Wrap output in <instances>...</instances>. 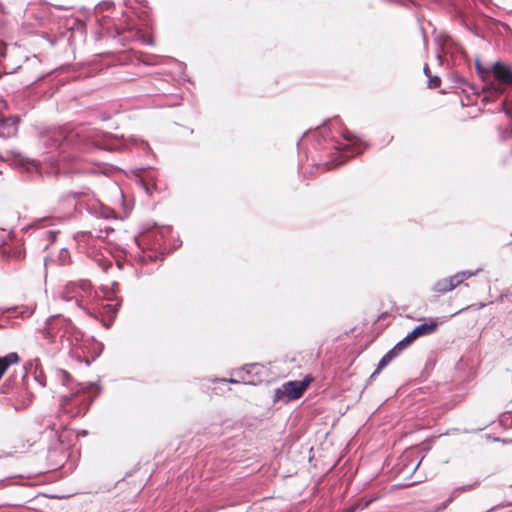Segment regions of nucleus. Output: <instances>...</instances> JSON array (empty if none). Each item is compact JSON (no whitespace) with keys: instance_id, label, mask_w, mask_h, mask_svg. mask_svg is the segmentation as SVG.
<instances>
[{"instance_id":"nucleus-16","label":"nucleus","mask_w":512,"mask_h":512,"mask_svg":"<svg viewBox=\"0 0 512 512\" xmlns=\"http://www.w3.org/2000/svg\"><path fill=\"white\" fill-rule=\"evenodd\" d=\"M86 210L89 214L97 217V218H104V219H110L115 218V212L111 208L105 206L104 204L100 202H93L87 204Z\"/></svg>"},{"instance_id":"nucleus-1","label":"nucleus","mask_w":512,"mask_h":512,"mask_svg":"<svg viewBox=\"0 0 512 512\" xmlns=\"http://www.w3.org/2000/svg\"><path fill=\"white\" fill-rule=\"evenodd\" d=\"M307 136L314 138L315 149L329 150L328 160L321 164L325 170L339 167L350 158L363 153L367 147L355 133L343 127L338 116L303 134V137Z\"/></svg>"},{"instance_id":"nucleus-21","label":"nucleus","mask_w":512,"mask_h":512,"mask_svg":"<svg viewBox=\"0 0 512 512\" xmlns=\"http://www.w3.org/2000/svg\"><path fill=\"white\" fill-rule=\"evenodd\" d=\"M103 349H104V346L102 343L95 342V343H93V345L91 347V353H92L91 358L78 356L77 359L79 362H84L86 366H89L93 361H95L101 355V353L103 352Z\"/></svg>"},{"instance_id":"nucleus-35","label":"nucleus","mask_w":512,"mask_h":512,"mask_svg":"<svg viewBox=\"0 0 512 512\" xmlns=\"http://www.w3.org/2000/svg\"><path fill=\"white\" fill-rule=\"evenodd\" d=\"M500 105V111L503 112L512 122V108L506 106V100H503Z\"/></svg>"},{"instance_id":"nucleus-55","label":"nucleus","mask_w":512,"mask_h":512,"mask_svg":"<svg viewBox=\"0 0 512 512\" xmlns=\"http://www.w3.org/2000/svg\"><path fill=\"white\" fill-rule=\"evenodd\" d=\"M300 144H301V141L299 140V141L297 142V147H298V149L300 148Z\"/></svg>"},{"instance_id":"nucleus-36","label":"nucleus","mask_w":512,"mask_h":512,"mask_svg":"<svg viewBox=\"0 0 512 512\" xmlns=\"http://www.w3.org/2000/svg\"><path fill=\"white\" fill-rule=\"evenodd\" d=\"M449 279L451 280V284H453V288H456L457 286H459L460 284H462L464 282L463 279L460 278L459 272L450 276Z\"/></svg>"},{"instance_id":"nucleus-20","label":"nucleus","mask_w":512,"mask_h":512,"mask_svg":"<svg viewBox=\"0 0 512 512\" xmlns=\"http://www.w3.org/2000/svg\"><path fill=\"white\" fill-rule=\"evenodd\" d=\"M479 484L478 481L472 483V484H467V485H462V486H458L456 487L451 495L444 501L440 504L439 508L437 509V511H442L444 509H446V507L448 506L449 503H451L457 496L458 492H466V491H471L473 490L477 485Z\"/></svg>"},{"instance_id":"nucleus-13","label":"nucleus","mask_w":512,"mask_h":512,"mask_svg":"<svg viewBox=\"0 0 512 512\" xmlns=\"http://www.w3.org/2000/svg\"><path fill=\"white\" fill-rule=\"evenodd\" d=\"M20 120L21 118L19 115L5 116L0 112V137L10 138L15 136L18 131Z\"/></svg>"},{"instance_id":"nucleus-23","label":"nucleus","mask_w":512,"mask_h":512,"mask_svg":"<svg viewBox=\"0 0 512 512\" xmlns=\"http://www.w3.org/2000/svg\"><path fill=\"white\" fill-rule=\"evenodd\" d=\"M453 81L456 83V84H459V87L463 90V91H466L467 88H469L473 94H478V90L476 88L475 85L471 84L470 82H468L464 77H462L461 75L459 74H454L453 76Z\"/></svg>"},{"instance_id":"nucleus-22","label":"nucleus","mask_w":512,"mask_h":512,"mask_svg":"<svg viewBox=\"0 0 512 512\" xmlns=\"http://www.w3.org/2000/svg\"><path fill=\"white\" fill-rule=\"evenodd\" d=\"M453 289V284H451L449 277L438 280L433 286L435 292L442 294L452 291Z\"/></svg>"},{"instance_id":"nucleus-44","label":"nucleus","mask_w":512,"mask_h":512,"mask_svg":"<svg viewBox=\"0 0 512 512\" xmlns=\"http://www.w3.org/2000/svg\"><path fill=\"white\" fill-rule=\"evenodd\" d=\"M458 50H459L460 55L464 58V60L466 62H468L469 60H468V56H467L465 50L462 47H459Z\"/></svg>"},{"instance_id":"nucleus-12","label":"nucleus","mask_w":512,"mask_h":512,"mask_svg":"<svg viewBox=\"0 0 512 512\" xmlns=\"http://www.w3.org/2000/svg\"><path fill=\"white\" fill-rule=\"evenodd\" d=\"M491 74L499 82V85L503 90L502 85H512V67L501 61H496L490 66Z\"/></svg>"},{"instance_id":"nucleus-37","label":"nucleus","mask_w":512,"mask_h":512,"mask_svg":"<svg viewBox=\"0 0 512 512\" xmlns=\"http://www.w3.org/2000/svg\"><path fill=\"white\" fill-rule=\"evenodd\" d=\"M313 381V377L311 375H306L302 380H298V383L303 386V392L307 389L309 384Z\"/></svg>"},{"instance_id":"nucleus-33","label":"nucleus","mask_w":512,"mask_h":512,"mask_svg":"<svg viewBox=\"0 0 512 512\" xmlns=\"http://www.w3.org/2000/svg\"><path fill=\"white\" fill-rule=\"evenodd\" d=\"M499 137L502 141H506L512 136V129L499 127Z\"/></svg>"},{"instance_id":"nucleus-6","label":"nucleus","mask_w":512,"mask_h":512,"mask_svg":"<svg viewBox=\"0 0 512 512\" xmlns=\"http://www.w3.org/2000/svg\"><path fill=\"white\" fill-rule=\"evenodd\" d=\"M475 70L478 77L482 80L483 87L482 90L485 92V96L483 97V101H491L492 97H497L503 93V89L497 85V83L491 82L488 80L491 75L490 66L485 67L479 58L474 60Z\"/></svg>"},{"instance_id":"nucleus-43","label":"nucleus","mask_w":512,"mask_h":512,"mask_svg":"<svg viewBox=\"0 0 512 512\" xmlns=\"http://www.w3.org/2000/svg\"><path fill=\"white\" fill-rule=\"evenodd\" d=\"M48 236H49V239L54 242L56 240V237L57 235L59 234V231H53V230H50L47 232Z\"/></svg>"},{"instance_id":"nucleus-11","label":"nucleus","mask_w":512,"mask_h":512,"mask_svg":"<svg viewBox=\"0 0 512 512\" xmlns=\"http://www.w3.org/2000/svg\"><path fill=\"white\" fill-rule=\"evenodd\" d=\"M439 321L437 318H428L427 321L415 326L406 336L414 343L418 338L429 336L438 329Z\"/></svg>"},{"instance_id":"nucleus-58","label":"nucleus","mask_w":512,"mask_h":512,"mask_svg":"<svg viewBox=\"0 0 512 512\" xmlns=\"http://www.w3.org/2000/svg\"><path fill=\"white\" fill-rule=\"evenodd\" d=\"M3 376H0V380L2 379Z\"/></svg>"},{"instance_id":"nucleus-40","label":"nucleus","mask_w":512,"mask_h":512,"mask_svg":"<svg viewBox=\"0 0 512 512\" xmlns=\"http://www.w3.org/2000/svg\"><path fill=\"white\" fill-rule=\"evenodd\" d=\"M220 381H222V382H229V383H233V384L243 383V381H238L237 380V376H234L233 372L231 373V377L229 379L223 378Z\"/></svg>"},{"instance_id":"nucleus-24","label":"nucleus","mask_w":512,"mask_h":512,"mask_svg":"<svg viewBox=\"0 0 512 512\" xmlns=\"http://www.w3.org/2000/svg\"><path fill=\"white\" fill-rule=\"evenodd\" d=\"M413 343L409 340L407 336H405L403 339L398 341L391 349L390 351L394 353L396 357H398L404 350L409 348Z\"/></svg>"},{"instance_id":"nucleus-47","label":"nucleus","mask_w":512,"mask_h":512,"mask_svg":"<svg viewBox=\"0 0 512 512\" xmlns=\"http://www.w3.org/2000/svg\"><path fill=\"white\" fill-rule=\"evenodd\" d=\"M380 373H376V369L374 370V372L370 375V377L368 378V381L367 383H371L373 380L376 379V377L379 375Z\"/></svg>"},{"instance_id":"nucleus-2","label":"nucleus","mask_w":512,"mask_h":512,"mask_svg":"<svg viewBox=\"0 0 512 512\" xmlns=\"http://www.w3.org/2000/svg\"><path fill=\"white\" fill-rule=\"evenodd\" d=\"M57 380L71 390L69 395L61 398L63 411L71 417L86 414L94 399L100 393V386L97 382L75 383L71 374L64 369H57L55 372Z\"/></svg>"},{"instance_id":"nucleus-52","label":"nucleus","mask_w":512,"mask_h":512,"mask_svg":"<svg viewBox=\"0 0 512 512\" xmlns=\"http://www.w3.org/2000/svg\"><path fill=\"white\" fill-rule=\"evenodd\" d=\"M451 431H452L453 433H458V432H460V429H458V428H453Z\"/></svg>"},{"instance_id":"nucleus-32","label":"nucleus","mask_w":512,"mask_h":512,"mask_svg":"<svg viewBox=\"0 0 512 512\" xmlns=\"http://www.w3.org/2000/svg\"><path fill=\"white\" fill-rule=\"evenodd\" d=\"M440 85H441V78L439 76L431 75L430 78H428V88L435 89V88H438Z\"/></svg>"},{"instance_id":"nucleus-34","label":"nucleus","mask_w":512,"mask_h":512,"mask_svg":"<svg viewBox=\"0 0 512 512\" xmlns=\"http://www.w3.org/2000/svg\"><path fill=\"white\" fill-rule=\"evenodd\" d=\"M481 271L480 268L474 270V271H471V270H463V271H460V278L463 279V281H465L466 279H469L471 278L472 276H475L476 274H478L479 272Z\"/></svg>"},{"instance_id":"nucleus-39","label":"nucleus","mask_w":512,"mask_h":512,"mask_svg":"<svg viewBox=\"0 0 512 512\" xmlns=\"http://www.w3.org/2000/svg\"><path fill=\"white\" fill-rule=\"evenodd\" d=\"M132 2L138 3V4H140L143 7H147V4H148L147 0H126L125 1V5H127V6H129L131 8H134L132 6Z\"/></svg>"},{"instance_id":"nucleus-7","label":"nucleus","mask_w":512,"mask_h":512,"mask_svg":"<svg viewBox=\"0 0 512 512\" xmlns=\"http://www.w3.org/2000/svg\"><path fill=\"white\" fill-rule=\"evenodd\" d=\"M118 291H119V284L117 282H113L111 284V288H109L107 286L101 287V292L103 294V297L106 298L108 301H115L114 304L107 303L106 305L103 306V310L108 315V318H109L107 321H103V325L106 328H109L110 325L113 323V321L117 315V312L119 311L121 304H122V299L115 296V294Z\"/></svg>"},{"instance_id":"nucleus-28","label":"nucleus","mask_w":512,"mask_h":512,"mask_svg":"<svg viewBox=\"0 0 512 512\" xmlns=\"http://www.w3.org/2000/svg\"><path fill=\"white\" fill-rule=\"evenodd\" d=\"M51 224H52L51 218L43 217V218H39V219L35 220L33 223L24 227V230H27L31 227L45 226V225H51Z\"/></svg>"},{"instance_id":"nucleus-9","label":"nucleus","mask_w":512,"mask_h":512,"mask_svg":"<svg viewBox=\"0 0 512 512\" xmlns=\"http://www.w3.org/2000/svg\"><path fill=\"white\" fill-rule=\"evenodd\" d=\"M42 425L45 430L42 432L43 436L54 437L55 441L48 446V457L53 459L58 454V446H62L64 443L63 435L59 432L56 423L51 419L44 420Z\"/></svg>"},{"instance_id":"nucleus-19","label":"nucleus","mask_w":512,"mask_h":512,"mask_svg":"<svg viewBox=\"0 0 512 512\" xmlns=\"http://www.w3.org/2000/svg\"><path fill=\"white\" fill-rule=\"evenodd\" d=\"M20 356L16 352H10L4 356H0V376H4L11 365L17 364Z\"/></svg>"},{"instance_id":"nucleus-27","label":"nucleus","mask_w":512,"mask_h":512,"mask_svg":"<svg viewBox=\"0 0 512 512\" xmlns=\"http://www.w3.org/2000/svg\"><path fill=\"white\" fill-rule=\"evenodd\" d=\"M499 423L504 428H512V411H507L499 416Z\"/></svg>"},{"instance_id":"nucleus-56","label":"nucleus","mask_w":512,"mask_h":512,"mask_svg":"<svg viewBox=\"0 0 512 512\" xmlns=\"http://www.w3.org/2000/svg\"><path fill=\"white\" fill-rule=\"evenodd\" d=\"M82 235L90 234V232H82Z\"/></svg>"},{"instance_id":"nucleus-49","label":"nucleus","mask_w":512,"mask_h":512,"mask_svg":"<svg viewBox=\"0 0 512 512\" xmlns=\"http://www.w3.org/2000/svg\"><path fill=\"white\" fill-rule=\"evenodd\" d=\"M112 266V262L111 261H108L106 264L103 265V270L104 271H107L109 267Z\"/></svg>"},{"instance_id":"nucleus-48","label":"nucleus","mask_w":512,"mask_h":512,"mask_svg":"<svg viewBox=\"0 0 512 512\" xmlns=\"http://www.w3.org/2000/svg\"><path fill=\"white\" fill-rule=\"evenodd\" d=\"M124 264H125V260H116V265L119 270L123 269Z\"/></svg>"},{"instance_id":"nucleus-25","label":"nucleus","mask_w":512,"mask_h":512,"mask_svg":"<svg viewBox=\"0 0 512 512\" xmlns=\"http://www.w3.org/2000/svg\"><path fill=\"white\" fill-rule=\"evenodd\" d=\"M395 358H397L394 353H392L390 350L386 354L382 356V358L379 360L377 367H376V373H381V371L387 367Z\"/></svg>"},{"instance_id":"nucleus-18","label":"nucleus","mask_w":512,"mask_h":512,"mask_svg":"<svg viewBox=\"0 0 512 512\" xmlns=\"http://www.w3.org/2000/svg\"><path fill=\"white\" fill-rule=\"evenodd\" d=\"M34 310L28 306H11V307H0V315H7L10 317H21L26 318L33 314Z\"/></svg>"},{"instance_id":"nucleus-54","label":"nucleus","mask_w":512,"mask_h":512,"mask_svg":"<svg viewBox=\"0 0 512 512\" xmlns=\"http://www.w3.org/2000/svg\"><path fill=\"white\" fill-rule=\"evenodd\" d=\"M81 435H83V436L87 435V431H86V430H83V431L81 432Z\"/></svg>"},{"instance_id":"nucleus-50","label":"nucleus","mask_w":512,"mask_h":512,"mask_svg":"<svg viewBox=\"0 0 512 512\" xmlns=\"http://www.w3.org/2000/svg\"><path fill=\"white\" fill-rule=\"evenodd\" d=\"M463 22L468 30L473 31V27L470 24H468L465 19H463Z\"/></svg>"},{"instance_id":"nucleus-42","label":"nucleus","mask_w":512,"mask_h":512,"mask_svg":"<svg viewBox=\"0 0 512 512\" xmlns=\"http://www.w3.org/2000/svg\"><path fill=\"white\" fill-rule=\"evenodd\" d=\"M486 427H487V425H484L483 427L476 428V429H464L462 432L463 433H478V432L484 430Z\"/></svg>"},{"instance_id":"nucleus-51","label":"nucleus","mask_w":512,"mask_h":512,"mask_svg":"<svg viewBox=\"0 0 512 512\" xmlns=\"http://www.w3.org/2000/svg\"><path fill=\"white\" fill-rule=\"evenodd\" d=\"M16 257H17L18 259H22V258L24 257V253H23V252H21V251H19V252L17 253Z\"/></svg>"},{"instance_id":"nucleus-30","label":"nucleus","mask_w":512,"mask_h":512,"mask_svg":"<svg viewBox=\"0 0 512 512\" xmlns=\"http://www.w3.org/2000/svg\"><path fill=\"white\" fill-rule=\"evenodd\" d=\"M82 195L81 192H74V191H69L67 193H63L60 197H59V202H66L69 198H79L80 196Z\"/></svg>"},{"instance_id":"nucleus-31","label":"nucleus","mask_w":512,"mask_h":512,"mask_svg":"<svg viewBox=\"0 0 512 512\" xmlns=\"http://www.w3.org/2000/svg\"><path fill=\"white\" fill-rule=\"evenodd\" d=\"M141 62L144 64V65H147V66H150V65H155L158 63V56L157 55H147V56H143L142 59H141Z\"/></svg>"},{"instance_id":"nucleus-8","label":"nucleus","mask_w":512,"mask_h":512,"mask_svg":"<svg viewBox=\"0 0 512 512\" xmlns=\"http://www.w3.org/2000/svg\"><path fill=\"white\" fill-rule=\"evenodd\" d=\"M303 386L298 383V380L285 382L281 388L274 391V402L286 398V401H292L300 398L303 395Z\"/></svg>"},{"instance_id":"nucleus-57","label":"nucleus","mask_w":512,"mask_h":512,"mask_svg":"<svg viewBox=\"0 0 512 512\" xmlns=\"http://www.w3.org/2000/svg\"><path fill=\"white\" fill-rule=\"evenodd\" d=\"M144 170H146V168H140V169H138V171H144Z\"/></svg>"},{"instance_id":"nucleus-29","label":"nucleus","mask_w":512,"mask_h":512,"mask_svg":"<svg viewBox=\"0 0 512 512\" xmlns=\"http://www.w3.org/2000/svg\"><path fill=\"white\" fill-rule=\"evenodd\" d=\"M61 298L65 301H72L73 299L76 300V304L81 307V300L77 299L76 296L70 294V288L67 286L66 291H63L61 293Z\"/></svg>"},{"instance_id":"nucleus-17","label":"nucleus","mask_w":512,"mask_h":512,"mask_svg":"<svg viewBox=\"0 0 512 512\" xmlns=\"http://www.w3.org/2000/svg\"><path fill=\"white\" fill-rule=\"evenodd\" d=\"M153 237L155 244L159 246V248L168 249L166 245V241L170 238H173V228L170 225L157 226L156 230L153 232Z\"/></svg>"},{"instance_id":"nucleus-38","label":"nucleus","mask_w":512,"mask_h":512,"mask_svg":"<svg viewBox=\"0 0 512 512\" xmlns=\"http://www.w3.org/2000/svg\"><path fill=\"white\" fill-rule=\"evenodd\" d=\"M488 439H491L493 442H500L502 444H511L512 439L509 438H500V437H492L491 435H487Z\"/></svg>"},{"instance_id":"nucleus-45","label":"nucleus","mask_w":512,"mask_h":512,"mask_svg":"<svg viewBox=\"0 0 512 512\" xmlns=\"http://www.w3.org/2000/svg\"><path fill=\"white\" fill-rule=\"evenodd\" d=\"M59 449L61 450V454H60V456H61V457H60V459H59V462H61V461H63L64 459H66V457H67V456H66V454L63 452V449L61 448V446H58V450H59ZM55 465H58V461H57V462H55Z\"/></svg>"},{"instance_id":"nucleus-15","label":"nucleus","mask_w":512,"mask_h":512,"mask_svg":"<svg viewBox=\"0 0 512 512\" xmlns=\"http://www.w3.org/2000/svg\"><path fill=\"white\" fill-rule=\"evenodd\" d=\"M59 137L61 138V141L57 146L59 154L65 153L69 149L84 150V147H82L79 143H75V140L79 138L78 134L70 132L68 134L63 135L62 133H60Z\"/></svg>"},{"instance_id":"nucleus-5","label":"nucleus","mask_w":512,"mask_h":512,"mask_svg":"<svg viewBox=\"0 0 512 512\" xmlns=\"http://www.w3.org/2000/svg\"><path fill=\"white\" fill-rule=\"evenodd\" d=\"M44 338L50 342H54L55 337L59 335L61 338L72 335L76 341L81 335L80 331L74 326L71 320L60 314L50 316L42 330Z\"/></svg>"},{"instance_id":"nucleus-41","label":"nucleus","mask_w":512,"mask_h":512,"mask_svg":"<svg viewBox=\"0 0 512 512\" xmlns=\"http://www.w3.org/2000/svg\"><path fill=\"white\" fill-rule=\"evenodd\" d=\"M388 1L392 2V3H399L404 6H409L410 4H414L413 0H388Z\"/></svg>"},{"instance_id":"nucleus-46","label":"nucleus","mask_w":512,"mask_h":512,"mask_svg":"<svg viewBox=\"0 0 512 512\" xmlns=\"http://www.w3.org/2000/svg\"><path fill=\"white\" fill-rule=\"evenodd\" d=\"M423 72H424V74H425V76H426L427 78H430L431 73H430V69H429V67H428V65H427V64H425V65H424V67H423Z\"/></svg>"},{"instance_id":"nucleus-10","label":"nucleus","mask_w":512,"mask_h":512,"mask_svg":"<svg viewBox=\"0 0 512 512\" xmlns=\"http://www.w3.org/2000/svg\"><path fill=\"white\" fill-rule=\"evenodd\" d=\"M261 369L262 366L258 363L246 364L233 370V375L237 376L238 381H243V384L255 386L261 381L258 377Z\"/></svg>"},{"instance_id":"nucleus-4","label":"nucleus","mask_w":512,"mask_h":512,"mask_svg":"<svg viewBox=\"0 0 512 512\" xmlns=\"http://www.w3.org/2000/svg\"><path fill=\"white\" fill-rule=\"evenodd\" d=\"M91 137L96 147L106 151H122L127 149L129 146H139L143 150L151 152V148L147 141L142 139L139 140L134 136H131L129 139H124L123 137H118L112 133L96 131Z\"/></svg>"},{"instance_id":"nucleus-14","label":"nucleus","mask_w":512,"mask_h":512,"mask_svg":"<svg viewBox=\"0 0 512 512\" xmlns=\"http://www.w3.org/2000/svg\"><path fill=\"white\" fill-rule=\"evenodd\" d=\"M21 369H26L28 378L29 374H32L33 380L35 382H37L42 387L46 386V375L41 368L40 359L35 358L31 361H28L23 365Z\"/></svg>"},{"instance_id":"nucleus-3","label":"nucleus","mask_w":512,"mask_h":512,"mask_svg":"<svg viewBox=\"0 0 512 512\" xmlns=\"http://www.w3.org/2000/svg\"><path fill=\"white\" fill-rule=\"evenodd\" d=\"M26 369L14 370L0 386V402L16 411L26 409L33 399Z\"/></svg>"},{"instance_id":"nucleus-26","label":"nucleus","mask_w":512,"mask_h":512,"mask_svg":"<svg viewBox=\"0 0 512 512\" xmlns=\"http://www.w3.org/2000/svg\"><path fill=\"white\" fill-rule=\"evenodd\" d=\"M140 182H141L142 188L148 195H151L153 193V191L156 189L154 177L149 176L148 180L140 179Z\"/></svg>"},{"instance_id":"nucleus-53","label":"nucleus","mask_w":512,"mask_h":512,"mask_svg":"<svg viewBox=\"0 0 512 512\" xmlns=\"http://www.w3.org/2000/svg\"><path fill=\"white\" fill-rule=\"evenodd\" d=\"M503 26L505 29L510 30V27L508 26V24H503Z\"/></svg>"}]
</instances>
